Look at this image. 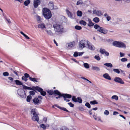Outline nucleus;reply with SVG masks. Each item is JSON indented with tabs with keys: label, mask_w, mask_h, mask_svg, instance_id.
Returning <instances> with one entry per match:
<instances>
[{
	"label": "nucleus",
	"mask_w": 130,
	"mask_h": 130,
	"mask_svg": "<svg viewBox=\"0 0 130 130\" xmlns=\"http://www.w3.org/2000/svg\"><path fill=\"white\" fill-rule=\"evenodd\" d=\"M104 54H105V56H108L109 55V53L107 51H106V52L104 53Z\"/></svg>",
	"instance_id": "nucleus-58"
},
{
	"label": "nucleus",
	"mask_w": 130,
	"mask_h": 130,
	"mask_svg": "<svg viewBox=\"0 0 130 130\" xmlns=\"http://www.w3.org/2000/svg\"><path fill=\"white\" fill-rule=\"evenodd\" d=\"M94 58L95 59L98 61H99L101 59V58L98 55H95L94 56Z\"/></svg>",
	"instance_id": "nucleus-43"
},
{
	"label": "nucleus",
	"mask_w": 130,
	"mask_h": 130,
	"mask_svg": "<svg viewBox=\"0 0 130 130\" xmlns=\"http://www.w3.org/2000/svg\"><path fill=\"white\" fill-rule=\"evenodd\" d=\"M47 34L50 36H52L53 35V33L50 30H46Z\"/></svg>",
	"instance_id": "nucleus-27"
},
{
	"label": "nucleus",
	"mask_w": 130,
	"mask_h": 130,
	"mask_svg": "<svg viewBox=\"0 0 130 130\" xmlns=\"http://www.w3.org/2000/svg\"><path fill=\"white\" fill-rule=\"evenodd\" d=\"M54 106H55L57 107H58V108L60 109V108H61V107L59 106V105L57 104H56V105H55L54 106H53V107H54Z\"/></svg>",
	"instance_id": "nucleus-61"
},
{
	"label": "nucleus",
	"mask_w": 130,
	"mask_h": 130,
	"mask_svg": "<svg viewBox=\"0 0 130 130\" xmlns=\"http://www.w3.org/2000/svg\"><path fill=\"white\" fill-rule=\"evenodd\" d=\"M43 121L44 122V123H46L47 120V118H44L43 119Z\"/></svg>",
	"instance_id": "nucleus-56"
},
{
	"label": "nucleus",
	"mask_w": 130,
	"mask_h": 130,
	"mask_svg": "<svg viewBox=\"0 0 130 130\" xmlns=\"http://www.w3.org/2000/svg\"><path fill=\"white\" fill-rule=\"evenodd\" d=\"M54 94H56L59 96L58 97H56V98L57 99L60 98L62 96H63V94H61L57 90H54Z\"/></svg>",
	"instance_id": "nucleus-10"
},
{
	"label": "nucleus",
	"mask_w": 130,
	"mask_h": 130,
	"mask_svg": "<svg viewBox=\"0 0 130 130\" xmlns=\"http://www.w3.org/2000/svg\"><path fill=\"white\" fill-rule=\"evenodd\" d=\"M20 33L21 34L23 35L27 39H30L29 38L28 36L25 34L22 31H20Z\"/></svg>",
	"instance_id": "nucleus-30"
},
{
	"label": "nucleus",
	"mask_w": 130,
	"mask_h": 130,
	"mask_svg": "<svg viewBox=\"0 0 130 130\" xmlns=\"http://www.w3.org/2000/svg\"><path fill=\"white\" fill-rule=\"evenodd\" d=\"M93 21L96 23H98L100 21L98 17H95L93 19Z\"/></svg>",
	"instance_id": "nucleus-31"
},
{
	"label": "nucleus",
	"mask_w": 130,
	"mask_h": 130,
	"mask_svg": "<svg viewBox=\"0 0 130 130\" xmlns=\"http://www.w3.org/2000/svg\"><path fill=\"white\" fill-rule=\"evenodd\" d=\"M107 30L104 28L102 27L100 30V32L104 34H106L107 32Z\"/></svg>",
	"instance_id": "nucleus-21"
},
{
	"label": "nucleus",
	"mask_w": 130,
	"mask_h": 130,
	"mask_svg": "<svg viewBox=\"0 0 130 130\" xmlns=\"http://www.w3.org/2000/svg\"><path fill=\"white\" fill-rule=\"evenodd\" d=\"M29 94L30 95H35V92L33 91H30L29 92Z\"/></svg>",
	"instance_id": "nucleus-54"
},
{
	"label": "nucleus",
	"mask_w": 130,
	"mask_h": 130,
	"mask_svg": "<svg viewBox=\"0 0 130 130\" xmlns=\"http://www.w3.org/2000/svg\"><path fill=\"white\" fill-rule=\"evenodd\" d=\"M79 23L80 24H81L82 25H83L84 26L86 25L87 24V23H86V22L83 20L80 21L79 22Z\"/></svg>",
	"instance_id": "nucleus-35"
},
{
	"label": "nucleus",
	"mask_w": 130,
	"mask_h": 130,
	"mask_svg": "<svg viewBox=\"0 0 130 130\" xmlns=\"http://www.w3.org/2000/svg\"><path fill=\"white\" fill-rule=\"evenodd\" d=\"M93 12V14H96L99 16H100L103 14L101 11L100 10H95Z\"/></svg>",
	"instance_id": "nucleus-11"
},
{
	"label": "nucleus",
	"mask_w": 130,
	"mask_h": 130,
	"mask_svg": "<svg viewBox=\"0 0 130 130\" xmlns=\"http://www.w3.org/2000/svg\"><path fill=\"white\" fill-rule=\"evenodd\" d=\"M36 19L38 21H39L41 20V18L38 15H37L36 16Z\"/></svg>",
	"instance_id": "nucleus-51"
},
{
	"label": "nucleus",
	"mask_w": 130,
	"mask_h": 130,
	"mask_svg": "<svg viewBox=\"0 0 130 130\" xmlns=\"http://www.w3.org/2000/svg\"><path fill=\"white\" fill-rule=\"evenodd\" d=\"M83 4V2L81 0H79L77 2L76 5H82Z\"/></svg>",
	"instance_id": "nucleus-38"
},
{
	"label": "nucleus",
	"mask_w": 130,
	"mask_h": 130,
	"mask_svg": "<svg viewBox=\"0 0 130 130\" xmlns=\"http://www.w3.org/2000/svg\"><path fill=\"white\" fill-rule=\"evenodd\" d=\"M53 27L54 30L57 33L60 34L63 32V27L62 25L56 23L53 25Z\"/></svg>",
	"instance_id": "nucleus-1"
},
{
	"label": "nucleus",
	"mask_w": 130,
	"mask_h": 130,
	"mask_svg": "<svg viewBox=\"0 0 130 130\" xmlns=\"http://www.w3.org/2000/svg\"><path fill=\"white\" fill-rule=\"evenodd\" d=\"M60 109L65 111L69 112V111L65 108L61 107Z\"/></svg>",
	"instance_id": "nucleus-50"
},
{
	"label": "nucleus",
	"mask_w": 130,
	"mask_h": 130,
	"mask_svg": "<svg viewBox=\"0 0 130 130\" xmlns=\"http://www.w3.org/2000/svg\"><path fill=\"white\" fill-rule=\"evenodd\" d=\"M114 80L116 82L120 83L121 84H124V82L120 78L118 77H116L114 79Z\"/></svg>",
	"instance_id": "nucleus-8"
},
{
	"label": "nucleus",
	"mask_w": 130,
	"mask_h": 130,
	"mask_svg": "<svg viewBox=\"0 0 130 130\" xmlns=\"http://www.w3.org/2000/svg\"><path fill=\"white\" fill-rule=\"evenodd\" d=\"M84 67L86 69H88L89 68V64L87 63H84Z\"/></svg>",
	"instance_id": "nucleus-39"
},
{
	"label": "nucleus",
	"mask_w": 130,
	"mask_h": 130,
	"mask_svg": "<svg viewBox=\"0 0 130 130\" xmlns=\"http://www.w3.org/2000/svg\"><path fill=\"white\" fill-rule=\"evenodd\" d=\"M78 56V53L77 52H75L73 54L74 56L75 57H76Z\"/></svg>",
	"instance_id": "nucleus-53"
},
{
	"label": "nucleus",
	"mask_w": 130,
	"mask_h": 130,
	"mask_svg": "<svg viewBox=\"0 0 130 130\" xmlns=\"http://www.w3.org/2000/svg\"><path fill=\"white\" fill-rule=\"evenodd\" d=\"M63 97L64 98H71L72 97V96L70 94H63Z\"/></svg>",
	"instance_id": "nucleus-20"
},
{
	"label": "nucleus",
	"mask_w": 130,
	"mask_h": 130,
	"mask_svg": "<svg viewBox=\"0 0 130 130\" xmlns=\"http://www.w3.org/2000/svg\"><path fill=\"white\" fill-rule=\"evenodd\" d=\"M104 65L106 66L107 67L109 68H112L113 66L112 64L110 63H106L104 64Z\"/></svg>",
	"instance_id": "nucleus-26"
},
{
	"label": "nucleus",
	"mask_w": 130,
	"mask_h": 130,
	"mask_svg": "<svg viewBox=\"0 0 130 130\" xmlns=\"http://www.w3.org/2000/svg\"><path fill=\"white\" fill-rule=\"evenodd\" d=\"M32 98L31 96H28L27 97L26 101L28 102H30Z\"/></svg>",
	"instance_id": "nucleus-40"
},
{
	"label": "nucleus",
	"mask_w": 130,
	"mask_h": 130,
	"mask_svg": "<svg viewBox=\"0 0 130 130\" xmlns=\"http://www.w3.org/2000/svg\"><path fill=\"white\" fill-rule=\"evenodd\" d=\"M38 27L39 28L43 29L46 28V26L43 23H42L39 24L38 25Z\"/></svg>",
	"instance_id": "nucleus-16"
},
{
	"label": "nucleus",
	"mask_w": 130,
	"mask_h": 130,
	"mask_svg": "<svg viewBox=\"0 0 130 130\" xmlns=\"http://www.w3.org/2000/svg\"><path fill=\"white\" fill-rule=\"evenodd\" d=\"M31 113L33 116L32 117V120L34 121H37L38 122L39 118L38 116V114L37 112V110L36 109H34L31 110Z\"/></svg>",
	"instance_id": "nucleus-3"
},
{
	"label": "nucleus",
	"mask_w": 130,
	"mask_h": 130,
	"mask_svg": "<svg viewBox=\"0 0 130 130\" xmlns=\"http://www.w3.org/2000/svg\"><path fill=\"white\" fill-rule=\"evenodd\" d=\"M68 104L71 107H73L74 106V104L71 103H68Z\"/></svg>",
	"instance_id": "nucleus-55"
},
{
	"label": "nucleus",
	"mask_w": 130,
	"mask_h": 130,
	"mask_svg": "<svg viewBox=\"0 0 130 130\" xmlns=\"http://www.w3.org/2000/svg\"><path fill=\"white\" fill-rule=\"evenodd\" d=\"M104 16L106 17V18L107 17H108L109 16L107 14V13H105L104 14Z\"/></svg>",
	"instance_id": "nucleus-64"
},
{
	"label": "nucleus",
	"mask_w": 130,
	"mask_h": 130,
	"mask_svg": "<svg viewBox=\"0 0 130 130\" xmlns=\"http://www.w3.org/2000/svg\"><path fill=\"white\" fill-rule=\"evenodd\" d=\"M22 79L23 80H24L25 82H26L27 80V78L24 76H22Z\"/></svg>",
	"instance_id": "nucleus-52"
},
{
	"label": "nucleus",
	"mask_w": 130,
	"mask_h": 130,
	"mask_svg": "<svg viewBox=\"0 0 130 130\" xmlns=\"http://www.w3.org/2000/svg\"><path fill=\"white\" fill-rule=\"evenodd\" d=\"M104 113L105 115L107 116L109 115V112L108 110H106L104 112Z\"/></svg>",
	"instance_id": "nucleus-47"
},
{
	"label": "nucleus",
	"mask_w": 130,
	"mask_h": 130,
	"mask_svg": "<svg viewBox=\"0 0 130 130\" xmlns=\"http://www.w3.org/2000/svg\"><path fill=\"white\" fill-rule=\"evenodd\" d=\"M23 88L24 89H28L33 90H35V89H34L33 88V87H33L32 88H31L30 87H28L24 85H23Z\"/></svg>",
	"instance_id": "nucleus-24"
},
{
	"label": "nucleus",
	"mask_w": 130,
	"mask_h": 130,
	"mask_svg": "<svg viewBox=\"0 0 130 130\" xmlns=\"http://www.w3.org/2000/svg\"><path fill=\"white\" fill-rule=\"evenodd\" d=\"M75 44V42L73 41L66 44V46L68 48H70L73 47Z\"/></svg>",
	"instance_id": "nucleus-9"
},
{
	"label": "nucleus",
	"mask_w": 130,
	"mask_h": 130,
	"mask_svg": "<svg viewBox=\"0 0 130 130\" xmlns=\"http://www.w3.org/2000/svg\"><path fill=\"white\" fill-rule=\"evenodd\" d=\"M16 84L19 85H23V84L21 82L18 80H14Z\"/></svg>",
	"instance_id": "nucleus-25"
},
{
	"label": "nucleus",
	"mask_w": 130,
	"mask_h": 130,
	"mask_svg": "<svg viewBox=\"0 0 130 130\" xmlns=\"http://www.w3.org/2000/svg\"><path fill=\"white\" fill-rule=\"evenodd\" d=\"M17 92L18 94L21 98H24V93L23 91L21 90H19Z\"/></svg>",
	"instance_id": "nucleus-13"
},
{
	"label": "nucleus",
	"mask_w": 130,
	"mask_h": 130,
	"mask_svg": "<svg viewBox=\"0 0 130 130\" xmlns=\"http://www.w3.org/2000/svg\"><path fill=\"white\" fill-rule=\"evenodd\" d=\"M106 51L104 49H103L102 48H101L100 50V52L102 54H104V53L106 52Z\"/></svg>",
	"instance_id": "nucleus-33"
},
{
	"label": "nucleus",
	"mask_w": 130,
	"mask_h": 130,
	"mask_svg": "<svg viewBox=\"0 0 130 130\" xmlns=\"http://www.w3.org/2000/svg\"><path fill=\"white\" fill-rule=\"evenodd\" d=\"M40 0H34V6L35 8H37L40 4Z\"/></svg>",
	"instance_id": "nucleus-12"
},
{
	"label": "nucleus",
	"mask_w": 130,
	"mask_h": 130,
	"mask_svg": "<svg viewBox=\"0 0 130 130\" xmlns=\"http://www.w3.org/2000/svg\"><path fill=\"white\" fill-rule=\"evenodd\" d=\"M24 76L26 78L29 77H30L29 74L27 73H25L24 74Z\"/></svg>",
	"instance_id": "nucleus-57"
},
{
	"label": "nucleus",
	"mask_w": 130,
	"mask_h": 130,
	"mask_svg": "<svg viewBox=\"0 0 130 130\" xmlns=\"http://www.w3.org/2000/svg\"><path fill=\"white\" fill-rule=\"evenodd\" d=\"M84 52H79L78 53V56H82V55L84 53Z\"/></svg>",
	"instance_id": "nucleus-62"
},
{
	"label": "nucleus",
	"mask_w": 130,
	"mask_h": 130,
	"mask_svg": "<svg viewBox=\"0 0 130 130\" xmlns=\"http://www.w3.org/2000/svg\"><path fill=\"white\" fill-rule=\"evenodd\" d=\"M94 28L97 29V31L100 32V30L102 27H100L99 25L97 24L95 25L94 26Z\"/></svg>",
	"instance_id": "nucleus-17"
},
{
	"label": "nucleus",
	"mask_w": 130,
	"mask_h": 130,
	"mask_svg": "<svg viewBox=\"0 0 130 130\" xmlns=\"http://www.w3.org/2000/svg\"><path fill=\"white\" fill-rule=\"evenodd\" d=\"M90 103L92 105H94L95 104H97L98 103L95 100L92 101L90 102Z\"/></svg>",
	"instance_id": "nucleus-41"
},
{
	"label": "nucleus",
	"mask_w": 130,
	"mask_h": 130,
	"mask_svg": "<svg viewBox=\"0 0 130 130\" xmlns=\"http://www.w3.org/2000/svg\"><path fill=\"white\" fill-rule=\"evenodd\" d=\"M82 12L78 10L77 12V14L78 16L81 17L82 15Z\"/></svg>",
	"instance_id": "nucleus-34"
},
{
	"label": "nucleus",
	"mask_w": 130,
	"mask_h": 130,
	"mask_svg": "<svg viewBox=\"0 0 130 130\" xmlns=\"http://www.w3.org/2000/svg\"><path fill=\"white\" fill-rule=\"evenodd\" d=\"M118 96L116 95H114L111 97V99H115L117 101L118 100Z\"/></svg>",
	"instance_id": "nucleus-37"
},
{
	"label": "nucleus",
	"mask_w": 130,
	"mask_h": 130,
	"mask_svg": "<svg viewBox=\"0 0 130 130\" xmlns=\"http://www.w3.org/2000/svg\"><path fill=\"white\" fill-rule=\"evenodd\" d=\"M43 15L46 19H49L52 16L50 10L47 8H44L42 10Z\"/></svg>",
	"instance_id": "nucleus-2"
},
{
	"label": "nucleus",
	"mask_w": 130,
	"mask_h": 130,
	"mask_svg": "<svg viewBox=\"0 0 130 130\" xmlns=\"http://www.w3.org/2000/svg\"><path fill=\"white\" fill-rule=\"evenodd\" d=\"M33 88L36 90L40 92L41 94L43 96H45L46 94V92L43 91L42 88L39 87L38 86H36V87H33Z\"/></svg>",
	"instance_id": "nucleus-5"
},
{
	"label": "nucleus",
	"mask_w": 130,
	"mask_h": 130,
	"mask_svg": "<svg viewBox=\"0 0 130 130\" xmlns=\"http://www.w3.org/2000/svg\"><path fill=\"white\" fill-rule=\"evenodd\" d=\"M8 79L12 81L13 80V78L11 77H8Z\"/></svg>",
	"instance_id": "nucleus-63"
},
{
	"label": "nucleus",
	"mask_w": 130,
	"mask_h": 130,
	"mask_svg": "<svg viewBox=\"0 0 130 130\" xmlns=\"http://www.w3.org/2000/svg\"><path fill=\"white\" fill-rule=\"evenodd\" d=\"M120 56L121 57H122L124 56L125 54L124 53H123L121 52H120Z\"/></svg>",
	"instance_id": "nucleus-60"
},
{
	"label": "nucleus",
	"mask_w": 130,
	"mask_h": 130,
	"mask_svg": "<svg viewBox=\"0 0 130 130\" xmlns=\"http://www.w3.org/2000/svg\"><path fill=\"white\" fill-rule=\"evenodd\" d=\"M47 92L50 95L54 94V90L53 91L52 90H48Z\"/></svg>",
	"instance_id": "nucleus-28"
},
{
	"label": "nucleus",
	"mask_w": 130,
	"mask_h": 130,
	"mask_svg": "<svg viewBox=\"0 0 130 130\" xmlns=\"http://www.w3.org/2000/svg\"><path fill=\"white\" fill-rule=\"evenodd\" d=\"M88 26L90 27L93 26L94 24L92 22L91 20L90 19H88Z\"/></svg>",
	"instance_id": "nucleus-22"
},
{
	"label": "nucleus",
	"mask_w": 130,
	"mask_h": 130,
	"mask_svg": "<svg viewBox=\"0 0 130 130\" xmlns=\"http://www.w3.org/2000/svg\"><path fill=\"white\" fill-rule=\"evenodd\" d=\"M29 79L33 82H38L37 80L35 78H32L31 77H29Z\"/></svg>",
	"instance_id": "nucleus-36"
},
{
	"label": "nucleus",
	"mask_w": 130,
	"mask_h": 130,
	"mask_svg": "<svg viewBox=\"0 0 130 130\" xmlns=\"http://www.w3.org/2000/svg\"><path fill=\"white\" fill-rule=\"evenodd\" d=\"M40 126L42 128L44 129H45L46 128L45 125L44 124H42L40 125Z\"/></svg>",
	"instance_id": "nucleus-49"
},
{
	"label": "nucleus",
	"mask_w": 130,
	"mask_h": 130,
	"mask_svg": "<svg viewBox=\"0 0 130 130\" xmlns=\"http://www.w3.org/2000/svg\"><path fill=\"white\" fill-rule=\"evenodd\" d=\"M3 75L4 76H8L9 75V73L7 72H5L3 73Z\"/></svg>",
	"instance_id": "nucleus-46"
},
{
	"label": "nucleus",
	"mask_w": 130,
	"mask_h": 130,
	"mask_svg": "<svg viewBox=\"0 0 130 130\" xmlns=\"http://www.w3.org/2000/svg\"><path fill=\"white\" fill-rule=\"evenodd\" d=\"M111 19V17L109 16H108V17L106 18L107 20L108 21H109Z\"/></svg>",
	"instance_id": "nucleus-59"
},
{
	"label": "nucleus",
	"mask_w": 130,
	"mask_h": 130,
	"mask_svg": "<svg viewBox=\"0 0 130 130\" xmlns=\"http://www.w3.org/2000/svg\"><path fill=\"white\" fill-rule=\"evenodd\" d=\"M127 58H123L121 59V61L122 62H123L126 61H127Z\"/></svg>",
	"instance_id": "nucleus-48"
},
{
	"label": "nucleus",
	"mask_w": 130,
	"mask_h": 130,
	"mask_svg": "<svg viewBox=\"0 0 130 130\" xmlns=\"http://www.w3.org/2000/svg\"><path fill=\"white\" fill-rule=\"evenodd\" d=\"M112 44L115 46L119 47V42L117 41L113 42L112 43Z\"/></svg>",
	"instance_id": "nucleus-23"
},
{
	"label": "nucleus",
	"mask_w": 130,
	"mask_h": 130,
	"mask_svg": "<svg viewBox=\"0 0 130 130\" xmlns=\"http://www.w3.org/2000/svg\"><path fill=\"white\" fill-rule=\"evenodd\" d=\"M66 12L68 16L71 19H73V15L72 13L68 10H66Z\"/></svg>",
	"instance_id": "nucleus-15"
},
{
	"label": "nucleus",
	"mask_w": 130,
	"mask_h": 130,
	"mask_svg": "<svg viewBox=\"0 0 130 130\" xmlns=\"http://www.w3.org/2000/svg\"><path fill=\"white\" fill-rule=\"evenodd\" d=\"M103 77L109 80H110L111 79V78L109 76L108 74L107 73L104 74Z\"/></svg>",
	"instance_id": "nucleus-18"
},
{
	"label": "nucleus",
	"mask_w": 130,
	"mask_h": 130,
	"mask_svg": "<svg viewBox=\"0 0 130 130\" xmlns=\"http://www.w3.org/2000/svg\"><path fill=\"white\" fill-rule=\"evenodd\" d=\"M88 41V40H82L78 42V47L80 50H82L87 46Z\"/></svg>",
	"instance_id": "nucleus-4"
},
{
	"label": "nucleus",
	"mask_w": 130,
	"mask_h": 130,
	"mask_svg": "<svg viewBox=\"0 0 130 130\" xmlns=\"http://www.w3.org/2000/svg\"><path fill=\"white\" fill-rule=\"evenodd\" d=\"M85 106L89 108H91L90 105L88 102L86 103L85 104Z\"/></svg>",
	"instance_id": "nucleus-45"
},
{
	"label": "nucleus",
	"mask_w": 130,
	"mask_h": 130,
	"mask_svg": "<svg viewBox=\"0 0 130 130\" xmlns=\"http://www.w3.org/2000/svg\"><path fill=\"white\" fill-rule=\"evenodd\" d=\"M75 28L77 30H80L82 29V28L80 26L76 25L75 26Z\"/></svg>",
	"instance_id": "nucleus-42"
},
{
	"label": "nucleus",
	"mask_w": 130,
	"mask_h": 130,
	"mask_svg": "<svg viewBox=\"0 0 130 130\" xmlns=\"http://www.w3.org/2000/svg\"><path fill=\"white\" fill-rule=\"evenodd\" d=\"M113 70L115 72L118 74H119L120 72L119 70L118 69H113Z\"/></svg>",
	"instance_id": "nucleus-44"
},
{
	"label": "nucleus",
	"mask_w": 130,
	"mask_h": 130,
	"mask_svg": "<svg viewBox=\"0 0 130 130\" xmlns=\"http://www.w3.org/2000/svg\"><path fill=\"white\" fill-rule=\"evenodd\" d=\"M92 69L94 70H95L96 71H99L100 70L99 68L97 67L93 66L92 67Z\"/></svg>",
	"instance_id": "nucleus-29"
},
{
	"label": "nucleus",
	"mask_w": 130,
	"mask_h": 130,
	"mask_svg": "<svg viewBox=\"0 0 130 130\" xmlns=\"http://www.w3.org/2000/svg\"><path fill=\"white\" fill-rule=\"evenodd\" d=\"M87 46V47H86L87 48L91 50L94 51L95 49V47L92 44L90 43L89 41L88 42Z\"/></svg>",
	"instance_id": "nucleus-7"
},
{
	"label": "nucleus",
	"mask_w": 130,
	"mask_h": 130,
	"mask_svg": "<svg viewBox=\"0 0 130 130\" xmlns=\"http://www.w3.org/2000/svg\"><path fill=\"white\" fill-rule=\"evenodd\" d=\"M126 47L125 44L124 43L122 42H119V47H123L125 48Z\"/></svg>",
	"instance_id": "nucleus-19"
},
{
	"label": "nucleus",
	"mask_w": 130,
	"mask_h": 130,
	"mask_svg": "<svg viewBox=\"0 0 130 130\" xmlns=\"http://www.w3.org/2000/svg\"><path fill=\"white\" fill-rule=\"evenodd\" d=\"M33 101L35 105H38L40 104V101L37 98H35L33 99Z\"/></svg>",
	"instance_id": "nucleus-14"
},
{
	"label": "nucleus",
	"mask_w": 130,
	"mask_h": 130,
	"mask_svg": "<svg viewBox=\"0 0 130 130\" xmlns=\"http://www.w3.org/2000/svg\"><path fill=\"white\" fill-rule=\"evenodd\" d=\"M72 100L73 101L75 102H77L79 103H82V100L80 97H78L76 98L75 96L72 97Z\"/></svg>",
	"instance_id": "nucleus-6"
},
{
	"label": "nucleus",
	"mask_w": 130,
	"mask_h": 130,
	"mask_svg": "<svg viewBox=\"0 0 130 130\" xmlns=\"http://www.w3.org/2000/svg\"><path fill=\"white\" fill-rule=\"evenodd\" d=\"M30 0H27L25 1L24 4L25 5L27 6L30 3Z\"/></svg>",
	"instance_id": "nucleus-32"
}]
</instances>
